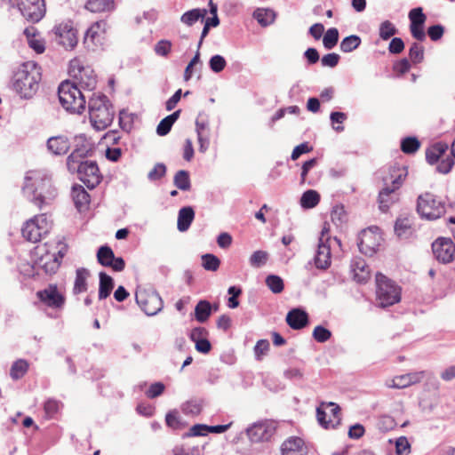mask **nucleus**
<instances>
[{
    "mask_svg": "<svg viewBox=\"0 0 455 455\" xmlns=\"http://www.w3.org/2000/svg\"><path fill=\"white\" fill-rule=\"evenodd\" d=\"M196 132L197 135L210 134L209 120L203 114H199L196 120Z\"/></svg>",
    "mask_w": 455,
    "mask_h": 455,
    "instance_id": "53",
    "label": "nucleus"
},
{
    "mask_svg": "<svg viewBox=\"0 0 455 455\" xmlns=\"http://www.w3.org/2000/svg\"><path fill=\"white\" fill-rule=\"evenodd\" d=\"M22 193L39 209L49 204L58 194L52 174L46 170L28 171L24 178Z\"/></svg>",
    "mask_w": 455,
    "mask_h": 455,
    "instance_id": "1",
    "label": "nucleus"
},
{
    "mask_svg": "<svg viewBox=\"0 0 455 455\" xmlns=\"http://www.w3.org/2000/svg\"><path fill=\"white\" fill-rule=\"evenodd\" d=\"M202 266L207 271L215 272L220 266V259L212 253H205L202 255Z\"/></svg>",
    "mask_w": 455,
    "mask_h": 455,
    "instance_id": "40",
    "label": "nucleus"
},
{
    "mask_svg": "<svg viewBox=\"0 0 455 455\" xmlns=\"http://www.w3.org/2000/svg\"><path fill=\"white\" fill-rule=\"evenodd\" d=\"M166 174V166L164 164L158 163L154 168L148 172V179L150 181H156L161 180Z\"/></svg>",
    "mask_w": 455,
    "mask_h": 455,
    "instance_id": "54",
    "label": "nucleus"
},
{
    "mask_svg": "<svg viewBox=\"0 0 455 455\" xmlns=\"http://www.w3.org/2000/svg\"><path fill=\"white\" fill-rule=\"evenodd\" d=\"M265 283L268 289L275 294L281 293L284 289L283 280L276 275H268Z\"/></svg>",
    "mask_w": 455,
    "mask_h": 455,
    "instance_id": "39",
    "label": "nucleus"
},
{
    "mask_svg": "<svg viewBox=\"0 0 455 455\" xmlns=\"http://www.w3.org/2000/svg\"><path fill=\"white\" fill-rule=\"evenodd\" d=\"M76 140H81L83 143L81 146L76 145V148L67 158V167L68 171H74L76 165L86 163L87 160H84L92 151L90 144L84 143V137H76Z\"/></svg>",
    "mask_w": 455,
    "mask_h": 455,
    "instance_id": "17",
    "label": "nucleus"
},
{
    "mask_svg": "<svg viewBox=\"0 0 455 455\" xmlns=\"http://www.w3.org/2000/svg\"><path fill=\"white\" fill-rule=\"evenodd\" d=\"M227 66L225 58L220 54H216L211 57L209 60V67L214 73L221 72Z\"/></svg>",
    "mask_w": 455,
    "mask_h": 455,
    "instance_id": "51",
    "label": "nucleus"
},
{
    "mask_svg": "<svg viewBox=\"0 0 455 455\" xmlns=\"http://www.w3.org/2000/svg\"><path fill=\"white\" fill-rule=\"evenodd\" d=\"M115 253L108 245H102L98 249L97 260L103 267H108L113 261Z\"/></svg>",
    "mask_w": 455,
    "mask_h": 455,
    "instance_id": "38",
    "label": "nucleus"
},
{
    "mask_svg": "<svg viewBox=\"0 0 455 455\" xmlns=\"http://www.w3.org/2000/svg\"><path fill=\"white\" fill-rule=\"evenodd\" d=\"M409 57L414 64H419L424 60V47L418 43H413L409 49Z\"/></svg>",
    "mask_w": 455,
    "mask_h": 455,
    "instance_id": "45",
    "label": "nucleus"
},
{
    "mask_svg": "<svg viewBox=\"0 0 455 455\" xmlns=\"http://www.w3.org/2000/svg\"><path fill=\"white\" fill-rule=\"evenodd\" d=\"M286 323L293 330H301L308 323V315L302 308H292L286 315Z\"/></svg>",
    "mask_w": 455,
    "mask_h": 455,
    "instance_id": "21",
    "label": "nucleus"
},
{
    "mask_svg": "<svg viewBox=\"0 0 455 455\" xmlns=\"http://www.w3.org/2000/svg\"><path fill=\"white\" fill-rule=\"evenodd\" d=\"M281 452L282 455H307V448L300 437L291 436L282 443Z\"/></svg>",
    "mask_w": 455,
    "mask_h": 455,
    "instance_id": "19",
    "label": "nucleus"
},
{
    "mask_svg": "<svg viewBox=\"0 0 455 455\" xmlns=\"http://www.w3.org/2000/svg\"><path fill=\"white\" fill-rule=\"evenodd\" d=\"M99 277V299L101 300L107 299L111 294L115 283L114 279L105 272H100Z\"/></svg>",
    "mask_w": 455,
    "mask_h": 455,
    "instance_id": "26",
    "label": "nucleus"
},
{
    "mask_svg": "<svg viewBox=\"0 0 455 455\" xmlns=\"http://www.w3.org/2000/svg\"><path fill=\"white\" fill-rule=\"evenodd\" d=\"M330 238H326V243L323 242V238H319L318 246L315 256L314 258L315 265L319 269H326L331 265V246L328 243Z\"/></svg>",
    "mask_w": 455,
    "mask_h": 455,
    "instance_id": "18",
    "label": "nucleus"
},
{
    "mask_svg": "<svg viewBox=\"0 0 455 455\" xmlns=\"http://www.w3.org/2000/svg\"><path fill=\"white\" fill-rule=\"evenodd\" d=\"M339 42V30L336 28H329L323 37V46L331 50L336 46Z\"/></svg>",
    "mask_w": 455,
    "mask_h": 455,
    "instance_id": "42",
    "label": "nucleus"
},
{
    "mask_svg": "<svg viewBox=\"0 0 455 455\" xmlns=\"http://www.w3.org/2000/svg\"><path fill=\"white\" fill-rule=\"evenodd\" d=\"M340 60V56L335 52L325 54L321 59L323 67L335 68Z\"/></svg>",
    "mask_w": 455,
    "mask_h": 455,
    "instance_id": "61",
    "label": "nucleus"
},
{
    "mask_svg": "<svg viewBox=\"0 0 455 455\" xmlns=\"http://www.w3.org/2000/svg\"><path fill=\"white\" fill-rule=\"evenodd\" d=\"M46 146L52 155L62 156L69 150L70 141L68 137L63 135L53 136L48 139Z\"/></svg>",
    "mask_w": 455,
    "mask_h": 455,
    "instance_id": "22",
    "label": "nucleus"
},
{
    "mask_svg": "<svg viewBox=\"0 0 455 455\" xmlns=\"http://www.w3.org/2000/svg\"><path fill=\"white\" fill-rule=\"evenodd\" d=\"M195 219V211L191 206L182 207L178 213L177 228L179 231H187Z\"/></svg>",
    "mask_w": 455,
    "mask_h": 455,
    "instance_id": "24",
    "label": "nucleus"
},
{
    "mask_svg": "<svg viewBox=\"0 0 455 455\" xmlns=\"http://www.w3.org/2000/svg\"><path fill=\"white\" fill-rule=\"evenodd\" d=\"M41 302L52 308H60L65 303L64 296L58 291L56 284H49L36 292Z\"/></svg>",
    "mask_w": 455,
    "mask_h": 455,
    "instance_id": "16",
    "label": "nucleus"
},
{
    "mask_svg": "<svg viewBox=\"0 0 455 455\" xmlns=\"http://www.w3.org/2000/svg\"><path fill=\"white\" fill-rule=\"evenodd\" d=\"M209 433V426L204 424L194 425L188 433L185 434L184 436H204Z\"/></svg>",
    "mask_w": 455,
    "mask_h": 455,
    "instance_id": "62",
    "label": "nucleus"
},
{
    "mask_svg": "<svg viewBox=\"0 0 455 455\" xmlns=\"http://www.w3.org/2000/svg\"><path fill=\"white\" fill-rule=\"evenodd\" d=\"M420 147V142L416 137H406L401 140V150L405 154H414Z\"/></svg>",
    "mask_w": 455,
    "mask_h": 455,
    "instance_id": "41",
    "label": "nucleus"
},
{
    "mask_svg": "<svg viewBox=\"0 0 455 455\" xmlns=\"http://www.w3.org/2000/svg\"><path fill=\"white\" fill-rule=\"evenodd\" d=\"M71 173H77L78 179L89 188L93 189L101 181L102 176L95 161H86L76 166Z\"/></svg>",
    "mask_w": 455,
    "mask_h": 455,
    "instance_id": "9",
    "label": "nucleus"
},
{
    "mask_svg": "<svg viewBox=\"0 0 455 455\" xmlns=\"http://www.w3.org/2000/svg\"><path fill=\"white\" fill-rule=\"evenodd\" d=\"M41 68L34 61L22 63L12 78L13 90L22 99H31L37 92L41 81Z\"/></svg>",
    "mask_w": 455,
    "mask_h": 455,
    "instance_id": "2",
    "label": "nucleus"
},
{
    "mask_svg": "<svg viewBox=\"0 0 455 455\" xmlns=\"http://www.w3.org/2000/svg\"><path fill=\"white\" fill-rule=\"evenodd\" d=\"M397 455H408L411 451V444L405 436L399 437L395 442Z\"/></svg>",
    "mask_w": 455,
    "mask_h": 455,
    "instance_id": "57",
    "label": "nucleus"
},
{
    "mask_svg": "<svg viewBox=\"0 0 455 455\" xmlns=\"http://www.w3.org/2000/svg\"><path fill=\"white\" fill-rule=\"evenodd\" d=\"M207 11L205 9H192L182 14L180 20L182 23L192 26L199 20H203L206 15Z\"/></svg>",
    "mask_w": 455,
    "mask_h": 455,
    "instance_id": "33",
    "label": "nucleus"
},
{
    "mask_svg": "<svg viewBox=\"0 0 455 455\" xmlns=\"http://www.w3.org/2000/svg\"><path fill=\"white\" fill-rule=\"evenodd\" d=\"M409 19L411 21L410 24L424 26L427 16L423 12V9L421 7H416L410 11Z\"/></svg>",
    "mask_w": 455,
    "mask_h": 455,
    "instance_id": "50",
    "label": "nucleus"
},
{
    "mask_svg": "<svg viewBox=\"0 0 455 455\" xmlns=\"http://www.w3.org/2000/svg\"><path fill=\"white\" fill-rule=\"evenodd\" d=\"M417 212L422 218L436 220L445 213L446 204L441 197L427 192L418 197Z\"/></svg>",
    "mask_w": 455,
    "mask_h": 455,
    "instance_id": "7",
    "label": "nucleus"
},
{
    "mask_svg": "<svg viewBox=\"0 0 455 455\" xmlns=\"http://www.w3.org/2000/svg\"><path fill=\"white\" fill-rule=\"evenodd\" d=\"M202 403L198 400L188 401L182 406V411L185 414L197 415L201 412Z\"/></svg>",
    "mask_w": 455,
    "mask_h": 455,
    "instance_id": "55",
    "label": "nucleus"
},
{
    "mask_svg": "<svg viewBox=\"0 0 455 455\" xmlns=\"http://www.w3.org/2000/svg\"><path fill=\"white\" fill-rule=\"evenodd\" d=\"M444 33V28L440 25H433L427 28V35L432 41H438L442 38Z\"/></svg>",
    "mask_w": 455,
    "mask_h": 455,
    "instance_id": "63",
    "label": "nucleus"
},
{
    "mask_svg": "<svg viewBox=\"0 0 455 455\" xmlns=\"http://www.w3.org/2000/svg\"><path fill=\"white\" fill-rule=\"evenodd\" d=\"M317 164V158H311L307 161H306L301 167V173H300V184L307 183L309 186H313V182L311 180H307V176L309 172V171L314 168Z\"/></svg>",
    "mask_w": 455,
    "mask_h": 455,
    "instance_id": "48",
    "label": "nucleus"
},
{
    "mask_svg": "<svg viewBox=\"0 0 455 455\" xmlns=\"http://www.w3.org/2000/svg\"><path fill=\"white\" fill-rule=\"evenodd\" d=\"M354 278L358 283H366L370 277V271L366 263L360 259L352 264Z\"/></svg>",
    "mask_w": 455,
    "mask_h": 455,
    "instance_id": "31",
    "label": "nucleus"
},
{
    "mask_svg": "<svg viewBox=\"0 0 455 455\" xmlns=\"http://www.w3.org/2000/svg\"><path fill=\"white\" fill-rule=\"evenodd\" d=\"M270 347L269 341L267 339H259L257 341L254 347V354L255 357L258 361L262 359V356L267 354Z\"/></svg>",
    "mask_w": 455,
    "mask_h": 455,
    "instance_id": "56",
    "label": "nucleus"
},
{
    "mask_svg": "<svg viewBox=\"0 0 455 455\" xmlns=\"http://www.w3.org/2000/svg\"><path fill=\"white\" fill-rule=\"evenodd\" d=\"M404 49V43L400 37H394L388 45V51L392 54H399Z\"/></svg>",
    "mask_w": 455,
    "mask_h": 455,
    "instance_id": "64",
    "label": "nucleus"
},
{
    "mask_svg": "<svg viewBox=\"0 0 455 455\" xmlns=\"http://www.w3.org/2000/svg\"><path fill=\"white\" fill-rule=\"evenodd\" d=\"M411 230V222L408 219H397L395 224V232L399 237H407Z\"/></svg>",
    "mask_w": 455,
    "mask_h": 455,
    "instance_id": "47",
    "label": "nucleus"
},
{
    "mask_svg": "<svg viewBox=\"0 0 455 455\" xmlns=\"http://www.w3.org/2000/svg\"><path fill=\"white\" fill-rule=\"evenodd\" d=\"M397 32L398 30L395 26L389 20L383 21L379 26V37L382 40H388Z\"/></svg>",
    "mask_w": 455,
    "mask_h": 455,
    "instance_id": "44",
    "label": "nucleus"
},
{
    "mask_svg": "<svg viewBox=\"0 0 455 455\" xmlns=\"http://www.w3.org/2000/svg\"><path fill=\"white\" fill-rule=\"evenodd\" d=\"M72 197L78 211H82L90 203V195L83 186L78 184L72 187Z\"/></svg>",
    "mask_w": 455,
    "mask_h": 455,
    "instance_id": "25",
    "label": "nucleus"
},
{
    "mask_svg": "<svg viewBox=\"0 0 455 455\" xmlns=\"http://www.w3.org/2000/svg\"><path fill=\"white\" fill-rule=\"evenodd\" d=\"M90 121L92 126L98 130H105L114 119L115 112L108 98L104 94H92L88 101Z\"/></svg>",
    "mask_w": 455,
    "mask_h": 455,
    "instance_id": "4",
    "label": "nucleus"
},
{
    "mask_svg": "<svg viewBox=\"0 0 455 455\" xmlns=\"http://www.w3.org/2000/svg\"><path fill=\"white\" fill-rule=\"evenodd\" d=\"M165 389V386L162 382H155L150 385L149 388L146 392L147 397L150 399L160 396Z\"/></svg>",
    "mask_w": 455,
    "mask_h": 455,
    "instance_id": "58",
    "label": "nucleus"
},
{
    "mask_svg": "<svg viewBox=\"0 0 455 455\" xmlns=\"http://www.w3.org/2000/svg\"><path fill=\"white\" fill-rule=\"evenodd\" d=\"M425 371L410 372L407 374L396 376L392 380L390 387L395 388H405L411 385L419 383L424 377Z\"/></svg>",
    "mask_w": 455,
    "mask_h": 455,
    "instance_id": "23",
    "label": "nucleus"
},
{
    "mask_svg": "<svg viewBox=\"0 0 455 455\" xmlns=\"http://www.w3.org/2000/svg\"><path fill=\"white\" fill-rule=\"evenodd\" d=\"M51 36L52 40L66 50L74 49L78 43L77 30L70 20L55 25L51 31Z\"/></svg>",
    "mask_w": 455,
    "mask_h": 455,
    "instance_id": "8",
    "label": "nucleus"
},
{
    "mask_svg": "<svg viewBox=\"0 0 455 455\" xmlns=\"http://www.w3.org/2000/svg\"><path fill=\"white\" fill-rule=\"evenodd\" d=\"M228 293L230 295L228 299V307L236 308L239 306L238 297L242 294V289L239 286L233 285L228 289Z\"/></svg>",
    "mask_w": 455,
    "mask_h": 455,
    "instance_id": "52",
    "label": "nucleus"
},
{
    "mask_svg": "<svg viewBox=\"0 0 455 455\" xmlns=\"http://www.w3.org/2000/svg\"><path fill=\"white\" fill-rule=\"evenodd\" d=\"M85 7L92 12L112 11L115 7L114 0H87Z\"/></svg>",
    "mask_w": 455,
    "mask_h": 455,
    "instance_id": "28",
    "label": "nucleus"
},
{
    "mask_svg": "<svg viewBox=\"0 0 455 455\" xmlns=\"http://www.w3.org/2000/svg\"><path fill=\"white\" fill-rule=\"evenodd\" d=\"M101 25L99 22L92 24L85 32L84 37V45L92 51L102 44Z\"/></svg>",
    "mask_w": 455,
    "mask_h": 455,
    "instance_id": "20",
    "label": "nucleus"
},
{
    "mask_svg": "<svg viewBox=\"0 0 455 455\" xmlns=\"http://www.w3.org/2000/svg\"><path fill=\"white\" fill-rule=\"evenodd\" d=\"M136 302L147 315H155L164 307L162 298L156 291L146 292L140 291L136 292Z\"/></svg>",
    "mask_w": 455,
    "mask_h": 455,
    "instance_id": "12",
    "label": "nucleus"
},
{
    "mask_svg": "<svg viewBox=\"0 0 455 455\" xmlns=\"http://www.w3.org/2000/svg\"><path fill=\"white\" fill-rule=\"evenodd\" d=\"M275 12L270 8H258L253 12V18L261 27L271 25L275 20Z\"/></svg>",
    "mask_w": 455,
    "mask_h": 455,
    "instance_id": "27",
    "label": "nucleus"
},
{
    "mask_svg": "<svg viewBox=\"0 0 455 455\" xmlns=\"http://www.w3.org/2000/svg\"><path fill=\"white\" fill-rule=\"evenodd\" d=\"M381 236L374 232L372 228L363 230L358 238V248L362 253L371 257L378 251L380 245Z\"/></svg>",
    "mask_w": 455,
    "mask_h": 455,
    "instance_id": "15",
    "label": "nucleus"
},
{
    "mask_svg": "<svg viewBox=\"0 0 455 455\" xmlns=\"http://www.w3.org/2000/svg\"><path fill=\"white\" fill-rule=\"evenodd\" d=\"M331 219L336 226H339L346 221V211L342 204H337L332 208Z\"/></svg>",
    "mask_w": 455,
    "mask_h": 455,
    "instance_id": "49",
    "label": "nucleus"
},
{
    "mask_svg": "<svg viewBox=\"0 0 455 455\" xmlns=\"http://www.w3.org/2000/svg\"><path fill=\"white\" fill-rule=\"evenodd\" d=\"M312 336L315 341L324 343L331 339V331L323 325H317L315 327Z\"/></svg>",
    "mask_w": 455,
    "mask_h": 455,
    "instance_id": "46",
    "label": "nucleus"
},
{
    "mask_svg": "<svg viewBox=\"0 0 455 455\" xmlns=\"http://www.w3.org/2000/svg\"><path fill=\"white\" fill-rule=\"evenodd\" d=\"M28 370V362L23 359H19L12 363L10 370V376L13 380H18L26 374Z\"/></svg>",
    "mask_w": 455,
    "mask_h": 455,
    "instance_id": "37",
    "label": "nucleus"
},
{
    "mask_svg": "<svg viewBox=\"0 0 455 455\" xmlns=\"http://www.w3.org/2000/svg\"><path fill=\"white\" fill-rule=\"evenodd\" d=\"M432 251L439 262L450 263L455 258V243L451 238L439 237L432 243Z\"/></svg>",
    "mask_w": 455,
    "mask_h": 455,
    "instance_id": "14",
    "label": "nucleus"
},
{
    "mask_svg": "<svg viewBox=\"0 0 455 455\" xmlns=\"http://www.w3.org/2000/svg\"><path fill=\"white\" fill-rule=\"evenodd\" d=\"M173 184L177 188H179L182 191L190 190L191 181H190L189 172L185 170L178 171L174 175Z\"/></svg>",
    "mask_w": 455,
    "mask_h": 455,
    "instance_id": "34",
    "label": "nucleus"
},
{
    "mask_svg": "<svg viewBox=\"0 0 455 455\" xmlns=\"http://www.w3.org/2000/svg\"><path fill=\"white\" fill-rule=\"evenodd\" d=\"M316 418L319 424L324 428L335 427L336 426L334 420L331 418L329 420L326 419L327 413L321 407L316 409Z\"/></svg>",
    "mask_w": 455,
    "mask_h": 455,
    "instance_id": "60",
    "label": "nucleus"
},
{
    "mask_svg": "<svg viewBox=\"0 0 455 455\" xmlns=\"http://www.w3.org/2000/svg\"><path fill=\"white\" fill-rule=\"evenodd\" d=\"M89 276V271L81 267L76 269V279L74 283L73 291L75 294H78L87 290V277Z\"/></svg>",
    "mask_w": 455,
    "mask_h": 455,
    "instance_id": "30",
    "label": "nucleus"
},
{
    "mask_svg": "<svg viewBox=\"0 0 455 455\" xmlns=\"http://www.w3.org/2000/svg\"><path fill=\"white\" fill-rule=\"evenodd\" d=\"M172 50V43L169 40H160L155 45V52L163 57H167Z\"/></svg>",
    "mask_w": 455,
    "mask_h": 455,
    "instance_id": "59",
    "label": "nucleus"
},
{
    "mask_svg": "<svg viewBox=\"0 0 455 455\" xmlns=\"http://www.w3.org/2000/svg\"><path fill=\"white\" fill-rule=\"evenodd\" d=\"M16 7L20 14L32 23L40 21L46 12L44 0H20Z\"/></svg>",
    "mask_w": 455,
    "mask_h": 455,
    "instance_id": "10",
    "label": "nucleus"
},
{
    "mask_svg": "<svg viewBox=\"0 0 455 455\" xmlns=\"http://www.w3.org/2000/svg\"><path fill=\"white\" fill-rule=\"evenodd\" d=\"M320 202V195L317 191L309 189L305 191L300 197V205L304 209H312Z\"/></svg>",
    "mask_w": 455,
    "mask_h": 455,
    "instance_id": "32",
    "label": "nucleus"
},
{
    "mask_svg": "<svg viewBox=\"0 0 455 455\" xmlns=\"http://www.w3.org/2000/svg\"><path fill=\"white\" fill-rule=\"evenodd\" d=\"M407 170L398 165L390 166L388 172L381 177L383 188L379 192L378 202L379 210L387 212L390 206L398 200L397 190L402 186Z\"/></svg>",
    "mask_w": 455,
    "mask_h": 455,
    "instance_id": "3",
    "label": "nucleus"
},
{
    "mask_svg": "<svg viewBox=\"0 0 455 455\" xmlns=\"http://www.w3.org/2000/svg\"><path fill=\"white\" fill-rule=\"evenodd\" d=\"M268 257L269 255L266 251L259 250L251 255L249 263L252 267L259 268L267 263Z\"/></svg>",
    "mask_w": 455,
    "mask_h": 455,
    "instance_id": "43",
    "label": "nucleus"
},
{
    "mask_svg": "<svg viewBox=\"0 0 455 455\" xmlns=\"http://www.w3.org/2000/svg\"><path fill=\"white\" fill-rule=\"evenodd\" d=\"M376 295L379 307H387L401 300V288L383 274H376Z\"/></svg>",
    "mask_w": 455,
    "mask_h": 455,
    "instance_id": "6",
    "label": "nucleus"
},
{
    "mask_svg": "<svg viewBox=\"0 0 455 455\" xmlns=\"http://www.w3.org/2000/svg\"><path fill=\"white\" fill-rule=\"evenodd\" d=\"M46 217L44 214L37 215L28 220L21 229L22 236L32 243L41 239L42 234L47 232Z\"/></svg>",
    "mask_w": 455,
    "mask_h": 455,
    "instance_id": "13",
    "label": "nucleus"
},
{
    "mask_svg": "<svg viewBox=\"0 0 455 455\" xmlns=\"http://www.w3.org/2000/svg\"><path fill=\"white\" fill-rule=\"evenodd\" d=\"M277 423L274 420L259 421L247 428V435L253 443L267 442L275 435Z\"/></svg>",
    "mask_w": 455,
    "mask_h": 455,
    "instance_id": "11",
    "label": "nucleus"
},
{
    "mask_svg": "<svg viewBox=\"0 0 455 455\" xmlns=\"http://www.w3.org/2000/svg\"><path fill=\"white\" fill-rule=\"evenodd\" d=\"M212 314V306L207 300H200L195 307V316L199 323H204Z\"/></svg>",
    "mask_w": 455,
    "mask_h": 455,
    "instance_id": "35",
    "label": "nucleus"
},
{
    "mask_svg": "<svg viewBox=\"0 0 455 455\" xmlns=\"http://www.w3.org/2000/svg\"><path fill=\"white\" fill-rule=\"evenodd\" d=\"M362 43V39L357 35H350L342 39L339 48L342 52L348 53L357 49Z\"/></svg>",
    "mask_w": 455,
    "mask_h": 455,
    "instance_id": "36",
    "label": "nucleus"
},
{
    "mask_svg": "<svg viewBox=\"0 0 455 455\" xmlns=\"http://www.w3.org/2000/svg\"><path fill=\"white\" fill-rule=\"evenodd\" d=\"M93 73V70H89L84 68L79 69L81 87L89 92L95 89L97 84L96 76Z\"/></svg>",
    "mask_w": 455,
    "mask_h": 455,
    "instance_id": "29",
    "label": "nucleus"
},
{
    "mask_svg": "<svg viewBox=\"0 0 455 455\" xmlns=\"http://www.w3.org/2000/svg\"><path fill=\"white\" fill-rule=\"evenodd\" d=\"M61 106L70 113L81 114L86 106L85 96L75 83L68 80L62 82L58 88Z\"/></svg>",
    "mask_w": 455,
    "mask_h": 455,
    "instance_id": "5",
    "label": "nucleus"
}]
</instances>
